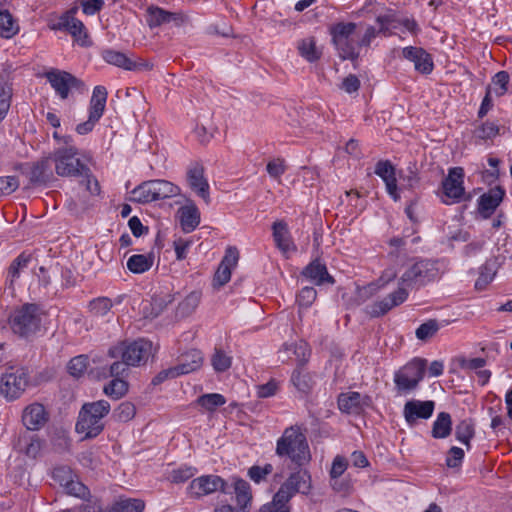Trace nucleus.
<instances>
[{
	"instance_id": "4468645a",
	"label": "nucleus",
	"mask_w": 512,
	"mask_h": 512,
	"mask_svg": "<svg viewBox=\"0 0 512 512\" xmlns=\"http://www.w3.org/2000/svg\"><path fill=\"white\" fill-rule=\"evenodd\" d=\"M46 79L61 99H67L71 89H81L83 82L69 72L52 69L45 74Z\"/></svg>"
},
{
	"instance_id": "3c124183",
	"label": "nucleus",
	"mask_w": 512,
	"mask_h": 512,
	"mask_svg": "<svg viewBox=\"0 0 512 512\" xmlns=\"http://www.w3.org/2000/svg\"><path fill=\"white\" fill-rule=\"evenodd\" d=\"M231 364L232 358L229 355L221 349H215L211 357V365L216 372L222 373L227 371L231 367Z\"/></svg>"
},
{
	"instance_id": "a19ab883",
	"label": "nucleus",
	"mask_w": 512,
	"mask_h": 512,
	"mask_svg": "<svg viewBox=\"0 0 512 512\" xmlns=\"http://www.w3.org/2000/svg\"><path fill=\"white\" fill-rule=\"evenodd\" d=\"M298 50L299 54L309 62H314L321 56V52L316 47V41L312 37L301 40Z\"/></svg>"
},
{
	"instance_id": "ea45409f",
	"label": "nucleus",
	"mask_w": 512,
	"mask_h": 512,
	"mask_svg": "<svg viewBox=\"0 0 512 512\" xmlns=\"http://www.w3.org/2000/svg\"><path fill=\"white\" fill-rule=\"evenodd\" d=\"M145 508V503L140 499H120L115 502L109 512H142Z\"/></svg>"
},
{
	"instance_id": "5701e85b",
	"label": "nucleus",
	"mask_w": 512,
	"mask_h": 512,
	"mask_svg": "<svg viewBox=\"0 0 512 512\" xmlns=\"http://www.w3.org/2000/svg\"><path fill=\"white\" fill-rule=\"evenodd\" d=\"M102 58L108 64L123 68L129 71H138L142 69H150L151 66L144 62H135L128 58L124 53L113 49H105L101 53Z\"/></svg>"
},
{
	"instance_id": "58836bf2",
	"label": "nucleus",
	"mask_w": 512,
	"mask_h": 512,
	"mask_svg": "<svg viewBox=\"0 0 512 512\" xmlns=\"http://www.w3.org/2000/svg\"><path fill=\"white\" fill-rule=\"evenodd\" d=\"M153 264L151 256L143 254L132 255L127 261V268L135 274H141L148 271Z\"/></svg>"
},
{
	"instance_id": "37998d69",
	"label": "nucleus",
	"mask_w": 512,
	"mask_h": 512,
	"mask_svg": "<svg viewBox=\"0 0 512 512\" xmlns=\"http://www.w3.org/2000/svg\"><path fill=\"white\" fill-rule=\"evenodd\" d=\"M18 30L12 15L6 10H0V36L9 39L17 34Z\"/></svg>"
},
{
	"instance_id": "7c9ffc66",
	"label": "nucleus",
	"mask_w": 512,
	"mask_h": 512,
	"mask_svg": "<svg viewBox=\"0 0 512 512\" xmlns=\"http://www.w3.org/2000/svg\"><path fill=\"white\" fill-rule=\"evenodd\" d=\"M181 226L184 232H192L200 223V213L194 203H190L179 209Z\"/></svg>"
},
{
	"instance_id": "864d4df0",
	"label": "nucleus",
	"mask_w": 512,
	"mask_h": 512,
	"mask_svg": "<svg viewBox=\"0 0 512 512\" xmlns=\"http://www.w3.org/2000/svg\"><path fill=\"white\" fill-rule=\"evenodd\" d=\"M509 80L510 76L508 72L499 71L492 78V83L494 87L493 89H491V92L493 91L495 95L498 97L503 96L508 90Z\"/></svg>"
},
{
	"instance_id": "a211bd4d",
	"label": "nucleus",
	"mask_w": 512,
	"mask_h": 512,
	"mask_svg": "<svg viewBox=\"0 0 512 512\" xmlns=\"http://www.w3.org/2000/svg\"><path fill=\"white\" fill-rule=\"evenodd\" d=\"M408 298V291L403 287L390 293L382 300L377 301L368 307V313L372 317H380L390 311L392 308L399 306Z\"/></svg>"
},
{
	"instance_id": "f704fd0d",
	"label": "nucleus",
	"mask_w": 512,
	"mask_h": 512,
	"mask_svg": "<svg viewBox=\"0 0 512 512\" xmlns=\"http://www.w3.org/2000/svg\"><path fill=\"white\" fill-rule=\"evenodd\" d=\"M475 435V425L472 419L467 418L461 420L455 427L456 439L464 444L467 449L471 448V439Z\"/></svg>"
},
{
	"instance_id": "f257e3e1",
	"label": "nucleus",
	"mask_w": 512,
	"mask_h": 512,
	"mask_svg": "<svg viewBox=\"0 0 512 512\" xmlns=\"http://www.w3.org/2000/svg\"><path fill=\"white\" fill-rule=\"evenodd\" d=\"M55 174L59 177L81 179L91 195L100 193V185L87 162L88 155L78 148H55L51 152Z\"/></svg>"
},
{
	"instance_id": "423d86ee",
	"label": "nucleus",
	"mask_w": 512,
	"mask_h": 512,
	"mask_svg": "<svg viewBox=\"0 0 512 512\" xmlns=\"http://www.w3.org/2000/svg\"><path fill=\"white\" fill-rule=\"evenodd\" d=\"M439 274L437 261L420 259L409 264L402 273L399 286L408 289L420 288L434 281Z\"/></svg>"
},
{
	"instance_id": "bf43d9fd",
	"label": "nucleus",
	"mask_w": 512,
	"mask_h": 512,
	"mask_svg": "<svg viewBox=\"0 0 512 512\" xmlns=\"http://www.w3.org/2000/svg\"><path fill=\"white\" fill-rule=\"evenodd\" d=\"M331 486L335 492L342 496L349 495L353 490V483L349 476H341L331 479Z\"/></svg>"
},
{
	"instance_id": "79ce46f5",
	"label": "nucleus",
	"mask_w": 512,
	"mask_h": 512,
	"mask_svg": "<svg viewBox=\"0 0 512 512\" xmlns=\"http://www.w3.org/2000/svg\"><path fill=\"white\" fill-rule=\"evenodd\" d=\"M291 351L298 363L300 365H303L307 362L308 360V357L310 356V350L308 348V344L304 341H299V342H296V343H285L283 345V349L280 351V353H283V352H289Z\"/></svg>"
},
{
	"instance_id": "ddd939ff",
	"label": "nucleus",
	"mask_w": 512,
	"mask_h": 512,
	"mask_svg": "<svg viewBox=\"0 0 512 512\" xmlns=\"http://www.w3.org/2000/svg\"><path fill=\"white\" fill-rule=\"evenodd\" d=\"M77 10V7H72L66 11L62 16H60L58 22L51 26V29L67 31L77 43L86 47L90 45V40L83 22L75 18Z\"/></svg>"
},
{
	"instance_id": "c756f323",
	"label": "nucleus",
	"mask_w": 512,
	"mask_h": 512,
	"mask_svg": "<svg viewBox=\"0 0 512 512\" xmlns=\"http://www.w3.org/2000/svg\"><path fill=\"white\" fill-rule=\"evenodd\" d=\"M180 14L166 11L160 7L150 6L147 8L146 22L150 28L158 27L166 23L178 21Z\"/></svg>"
},
{
	"instance_id": "e2e57ef3",
	"label": "nucleus",
	"mask_w": 512,
	"mask_h": 512,
	"mask_svg": "<svg viewBox=\"0 0 512 512\" xmlns=\"http://www.w3.org/2000/svg\"><path fill=\"white\" fill-rule=\"evenodd\" d=\"M272 472H273V466L270 463H267L264 466L254 465L249 468L248 476L255 483H260Z\"/></svg>"
},
{
	"instance_id": "603ef678",
	"label": "nucleus",
	"mask_w": 512,
	"mask_h": 512,
	"mask_svg": "<svg viewBox=\"0 0 512 512\" xmlns=\"http://www.w3.org/2000/svg\"><path fill=\"white\" fill-rule=\"evenodd\" d=\"M30 261V257L28 255H25L24 253H21L19 256H17L8 269V279L10 283L12 284L16 279L20 276V270L27 267L28 263Z\"/></svg>"
},
{
	"instance_id": "5fc2aeb1",
	"label": "nucleus",
	"mask_w": 512,
	"mask_h": 512,
	"mask_svg": "<svg viewBox=\"0 0 512 512\" xmlns=\"http://www.w3.org/2000/svg\"><path fill=\"white\" fill-rule=\"evenodd\" d=\"M12 87L8 83H0V121H2L11 104Z\"/></svg>"
},
{
	"instance_id": "49530a36",
	"label": "nucleus",
	"mask_w": 512,
	"mask_h": 512,
	"mask_svg": "<svg viewBox=\"0 0 512 512\" xmlns=\"http://www.w3.org/2000/svg\"><path fill=\"white\" fill-rule=\"evenodd\" d=\"M66 494L79 498L84 501H88L90 498V490L84 485L81 481H79L78 477L75 476L67 486L64 488Z\"/></svg>"
},
{
	"instance_id": "c9c22d12",
	"label": "nucleus",
	"mask_w": 512,
	"mask_h": 512,
	"mask_svg": "<svg viewBox=\"0 0 512 512\" xmlns=\"http://www.w3.org/2000/svg\"><path fill=\"white\" fill-rule=\"evenodd\" d=\"M497 269V259L491 258L486 260V262L480 268V275L476 280L475 287L480 289L490 283L495 277Z\"/></svg>"
},
{
	"instance_id": "39448f33",
	"label": "nucleus",
	"mask_w": 512,
	"mask_h": 512,
	"mask_svg": "<svg viewBox=\"0 0 512 512\" xmlns=\"http://www.w3.org/2000/svg\"><path fill=\"white\" fill-rule=\"evenodd\" d=\"M180 192V188L168 180H147L131 191V200L140 204H147L178 196Z\"/></svg>"
},
{
	"instance_id": "20e7f679",
	"label": "nucleus",
	"mask_w": 512,
	"mask_h": 512,
	"mask_svg": "<svg viewBox=\"0 0 512 512\" xmlns=\"http://www.w3.org/2000/svg\"><path fill=\"white\" fill-rule=\"evenodd\" d=\"M110 404L106 400L85 403L78 415L76 431L84 434V438H94L104 429L103 418L110 412Z\"/></svg>"
},
{
	"instance_id": "412c9836",
	"label": "nucleus",
	"mask_w": 512,
	"mask_h": 512,
	"mask_svg": "<svg viewBox=\"0 0 512 512\" xmlns=\"http://www.w3.org/2000/svg\"><path fill=\"white\" fill-rule=\"evenodd\" d=\"M435 403L431 400H410L404 405L403 414L408 424L412 425L417 419H428L432 416Z\"/></svg>"
},
{
	"instance_id": "f03ea898",
	"label": "nucleus",
	"mask_w": 512,
	"mask_h": 512,
	"mask_svg": "<svg viewBox=\"0 0 512 512\" xmlns=\"http://www.w3.org/2000/svg\"><path fill=\"white\" fill-rule=\"evenodd\" d=\"M275 454L299 467L307 464L311 454L304 430L299 425L287 427L276 441Z\"/></svg>"
},
{
	"instance_id": "4be33fe9",
	"label": "nucleus",
	"mask_w": 512,
	"mask_h": 512,
	"mask_svg": "<svg viewBox=\"0 0 512 512\" xmlns=\"http://www.w3.org/2000/svg\"><path fill=\"white\" fill-rule=\"evenodd\" d=\"M505 195V190L496 186L491 188L478 198V212L484 218H489L500 205Z\"/></svg>"
},
{
	"instance_id": "473e14b6",
	"label": "nucleus",
	"mask_w": 512,
	"mask_h": 512,
	"mask_svg": "<svg viewBox=\"0 0 512 512\" xmlns=\"http://www.w3.org/2000/svg\"><path fill=\"white\" fill-rule=\"evenodd\" d=\"M452 431L451 416L447 412H440L432 425V437L435 439L447 438Z\"/></svg>"
},
{
	"instance_id": "8fccbe9b",
	"label": "nucleus",
	"mask_w": 512,
	"mask_h": 512,
	"mask_svg": "<svg viewBox=\"0 0 512 512\" xmlns=\"http://www.w3.org/2000/svg\"><path fill=\"white\" fill-rule=\"evenodd\" d=\"M440 329V324L436 319H429L422 323L415 331L417 339L427 341L432 338Z\"/></svg>"
},
{
	"instance_id": "9b49d317",
	"label": "nucleus",
	"mask_w": 512,
	"mask_h": 512,
	"mask_svg": "<svg viewBox=\"0 0 512 512\" xmlns=\"http://www.w3.org/2000/svg\"><path fill=\"white\" fill-rule=\"evenodd\" d=\"M464 176V169L462 167H452L448 170V175L442 181V203L451 205L466 199Z\"/></svg>"
},
{
	"instance_id": "680f3d73",
	"label": "nucleus",
	"mask_w": 512,
	"mask_h": 512,
	"mask_svg": "<svg viewBox=\"0 0 512 512\" xmlns=\"http://www.w3.org/2000/svg\"><path fill=\"white\" fill-rule=\"evenodd\" d=\"M317 297V291L313 287H303L297 295V303L300 308H309Z\"/></svg>"
},
{
	"instance_id": "6ab92c4d",
	"label": "nucleus",
	"mask_w": 512,
	"mask_h": 512,
	"mask_svg": "<svg viewBox=\"0 0 512 512\" xmlns=\"http://www.w3.org/2000/svg\"><path fill=\"white\" fill-rule=\"evenodd\" d=\"M52 163L51 153L33 163L29 172L30 182L33 185H49L55 181V169H52Z\"/></svg>"
},
{
	"instance_id": "72a5a7b5",
	"label": "nucleus",
	"mask_w": 512,
	"mask_h": 512,
	"mask_svg": "<svg viewBox=\"0 0 512 512\" xmlns=\"http://www.w3.org/2000/svg\"><path fill=\"white\" fill-rule=\"evenodd\" d=\"M107 96L108 92L104 86H95L90 99L89 113L101 118L105 110Z\"/></svg>"
},
{
	"instance_id": "338daca9",
	"label": "nucleus",
	"mask_w": 512,
	"mask_h": 512,
	"mask_svg": "<svg viewBox=\"0 0 512 512\" xmlns=\"http://www.w3.org/2000/svg\"><path fill=\"white\" fill-rule=\"evenodd\" d=\"M464 455V450L462 448L457 446L451 447L446 457V465L449 468H459L462 465Z\"/></svg>"
},
{
	"instance_id": "9d476101",
	"label": "nucleus",
	"mask_w": 512,
	"mask_h": 512,
	"mask_svg": "<svg viewBox=\"0 0 512 512\" xmlns=\"http://www.w3.org/2000/svg\"><path fill=\"white\" fill-rule=\"evenodd\" d=\"M427 360L415 357L394 374V383L399 394L415 390L425 376Z\"/></svg>"
},
{
	"instance_id": "774afa93",
	"label": "nucleus",
	"mask_w": 512,
	"mask_h": 512,
	"mask_svg": "<svg viewBox=\"0 0 512 512\" xmlns=\"http://www.w3.org/2000/svg\"><path fill=\"white\" fill-rule=\"evenodd\" d=\"M476 136L480 139H492L499 133V126L494 122H485L476 130Z\"/></svg>"
},
{
	"instance_id": "c85d7f7f",
	"label": "nucleus",
	"mask_w": 512,
	"mask_h": 512,
	"mask_svg": "<svg viewBox=\"0 0 512 512\" xmlns=\"http://www.w3.org/2000/svg\"><path fill=\"white\" fill-rule=\"evenodd\" d=\"M229 486L231 493L236 495L237 505L247 510L252 500L250 484L242 478L232 477Z\"/></svg>"
},
{
	"instance_id": "69168bd1",
	"label": "nucleus",
	"mask_w": 512,
	"mask_h": 512,
	"mask_svg": "<svg viewBox=\"0 0 512 512\" xmlns=\"http://www.w3.org/2000/svg\"><path fill=\"white\" fill-rule=\"evenodd\" d=\"M53 479L60 484L63 488L72 480L75 475L72 470L67 466L57 467L52 472Z\"/></svg>"
},
{
	"instance_id": "e433bc0d",
	"label": "nucleus",
	"mask_w": 512,
	"mask_h": 512,
	"mask_svg": "<svg viewBox=\"0 0 512 512\" xmlns=\"http://www.w3.org/2000/svg\"><path fill=\"white\" fill-rule=\"evenodd\" d=\"M196 403L207 412H214L226 403V398L220 393H207L199 396Z\"/></svg>"
},
{
	"instance_id": "a18cd8bd",
	"label": "nucleus",
	"mask_w": 512,
	"mask_h": 512,
	"mask_svg": "<svg viewBox=\"0 0 512 512\" xmlns=\"http://www.w3.org/2000/svg\"><path fill=\"white\" fill-rule=\"evenodd\" d=\"M112 306V301L108 297H98L89 302L88 308L92 316L104 317L110 312Z\"/></svg>"
},
{
	"instance_id": "0e129e2a",
	"label": "nucleus",
	"mask_w": 512,
	"mask_h": 512,
	"mask_svg": "<svg viewBox=\"0 0 512 512\" xmlns=\"http://www.w3.org/2000/svg\"><path fill=\"white\" fill-rule=\"evenodd\" d=\"M295 494L296 493L294 490L285 481L274 495L272 502L283 506H288V502Z\"/></svg>"
},
{
	"instance_id": "13d9d810",
	"label": "nucleus",
	"mask_w": 512,
	"mask_h": 512,
	"mask_svg": "<svg viewBox=\"0 0 512 512\" xmlns=\"http://www.w3.org/2000/svg\"><path fill=\"white\" fill-rule=\"evenodd\" d=\"M291 381L300 392L307 393L311 389V377L300 370L293 372Z\"/></svg>"
},
{
	"instance_id": "2eb2a0df",
	"label": "nucleus",
	"mask_w": 512,
	"mask_h": 512,
	"mask_svg": "<svg viewBox=\"0 0 512 512\" xmlns=\"http://www.w3.org/2000/svg\"><path fill=\"white\" fill-rule=\"evenodd\" d=\"M402 56L414 64V69L418 73L429 75L434 69V62L431 54L422 47H404L402 49Z\"/></svg>"
},
{
	"instance_id": "6e6d98bb",
	"label": "nucleus",
	"mask_w": 512,
	"mask_h": 512,
	"mask_svg": "<svg viewBox=\"0 0 512 512\" xmlns=\"http://www.w3.org/2000/svg\"><path fill=\"white\" fill-rule=\"evenodd\" d=\"M88 367V357L86 355H78L72 358L68 363V372L74 377H80L84 374Z\"/></svg>"
},
{
	"instance_id": "bb28decb",
	"label": "nucleus",
	"mask_w": 512,
	"mask_h": 512,
	"mask_svg": "<svg viewBox=\"0 0 512 512\" xmlns=\"http://www.w3.org/2000/svg\"><path fill=\"white\" fill-rule=\"evenodd\" d=\"M302 275L313 282L315 285L334 283V279L328 273L326 265L321 263L318 259L307 265L304 268Z\"/></svg>"
},
{
	"instance_id": "0eeeda50",
	"label": "nucleus",
	"mask_w": 512,
	"mask_h": 512,
	"mask_svg": "<svg viewBox=\"0 0 512 512\" xmlns=\"http://www.w3.org/2000/svg\"><path fill=\"white\" fill-rule=\"evenodd\" d=\"M154 353L153 343L143 338L132 342H122L108 350V355L111 358L124 359L133 367L145 364Z\"/></svg>"
},
{
	"instance_id": "4d7b16f0",
	"label": "nucleus",
	"mask_w": 512,
	"mask_h": 512,
	"mask_svg": "<svg viewBox=\"0 0 512 512\" xmlns=\"http://www.w3.org/2000/svg\"><path fill=\"white\" fill-rule=\"evenodd\" d=\"M136 413V409L134 404L131 402L125 401L119 404V406L114 410V417L116 420L120 422H127L131 420Z\"/></svg>"
},
{
	"instance_id": "dca6fc26",
	"label": "nucleus",
	"mask_w": 512,
	"mask_h": 512,
	"mask_svg": "<svg viewBox=\"0 0 512 512\" xmlns=\"http://www.w3.org/2000/svg\"><path fill=\"white\" fill-rule=\"evenodd\" d=\"M337 403L341 412L359 414L364 408L371 406L372 399L368 395H362L359 392L352 391L339 394Z\"/></svg>"
},
{
	"instance_id": "09e8293b",
	"label": "nucleus",
	"mask_w": 512,
	"mask_h": 512,
	"mask_svg": "<svg viewBox=\"0 0 512 512\" xmlns=\"http://www.w3.org/2000/svg\"><path fill=\"white\" fill-rule=\"evenodd\" d=\"M201 300V293L198 291H192L185 299L179 303L178 312L182 316H188L198 307Z\"/></svg>"
},
{
	"instance_id": "2f4dec72",
	"label": "nucleus",
	"mask_w": 512,
	"mask_h": 512,
	"mask_svg": "<svg viewBox=\"0 0 512 512\" xmlns=\"http://www.w3.org/2000/svg\"><path fill=\"white\" fill-rule=\"evenodd\" d=\"M286 482L296 494H308L310 492L311 476L306 470H298L291 473L286 479Z\"/></svg>"
},
{
	"instance_id": "f3484780",
	"label": "nucleus",
	"mask_w": 512,
	"mask_h": 512,
	"mask_svg": "<svg viewBox=\"0 0 512 512\" xmlns=\"http://www.w3.org/2000/svg\"><path fill=\"white\" fill-rule=\"evenodd\" d=\"M187 181L191 190H193L206 203L210 201L209 183L204 176V167L198 163H192L187 170Z\"/></svg>"
},
{
	"instance_id": "6e6552de",
	"label": "nucleus",
	"mask_w": 512,
	"mask_h": 512,
	"mask_svg": "<svg viewBox=\"0 0 512 512\" xmlns=\"http://www.w3.org/2000/svg\"><path fill=\"white\" fill-rule=\"evenodd\" d=\"M356 28L357 24L353 22H339L330 27L332 42L344 60L355 61L360 55L357 40L354 39Z\"/></svg>"
},
{
	"instance_id": "cd10ccee",
	"label": "nucleus",
	"mask_w": 512,
	"mask_h": 512,
	"mask_svg": "<svg viewBox=\"0 0 512 512\" xmlns=\"http://www.w3.org/2000/svg\"><path fill=\"white\" fill-rule=\"evenodd\" d=\"M202 364L203 355L201 351L192 349L179 357V363L175 366V368L181 376L198 370Z\"/></svg>"
},
{
	"instance_id": "c03bdc74",
	"label": "nucleus",
	"mask_w": 512,
	"mask_h": 512,
	"mask_svg": "<svg viewBox=\"0 0 512 512\" xmlns=\"http://www.w3.org/2000/svg\"><path fill=\"white\" fill-rule=\"evenodd\" d=\"M104 393L113 398L120 399L128 391V383L125 379L116 378L112 379L107 385L104 386Z\"/></svg>"
},
{
	"instance_id": "1a4fd4ad",
	"label": "nucleus",
	"mask_w": 512,
	"mask_h": 512,
	"mask_svg": "<svg viewBox=\"0 0 512 512\" xmlns=\"http://www.w3.org/2000/svg\"><path fill=\"white\" fill-rule=\"evenodd\" d=\"M217 492L231 494L229 481L217 474H203L195 477L186 487L187 497L197 501Z\"/></svg>"
},
{
	"instance_id": "4c0bfd02",
	"label": "nucleus",
	"mask_w": 512,
	"mask_h": 512,
	"mask_svg": "<svg viewBox=\"0 0 512 512\" xmlns=\"http://www.w3.org/2000/svg\"><path fill=\"white\" fill-rule=\"evenodd\" d=\"M197 473L198 470L196 467L183 464L169 472L168 480L171 483L180 484L188 481L189 479H193Z\"/></svg>"
},
{
	"instance_id": "a878e982",
	"label": "nucleus",
	"mask_w": 512,
	"mask_h": 512,
	"mask_svg": "<svg viewBox=\"0 0 512 512\" xmlns=\"http://www.w3.org/2000/svg\"><path fill=\"white\" fill-rule=\"evenodd\" d=\"M272 235L276 247L283 253L296 251V246L291 238L288 225L283 220L275 221L272 225Z\"/></svg>"
},
{
	"instance_id": "052dcab7",
	"label": "nucleus",
	"mask_w": 512,
	"mask_h": 512,
	"mask_svg": "<svg viewBox=\"0 0 512 512\" xmlns=\"http://www.w3.org/2000/svg\"><path fill=\"white\" fill-rule=\"evenodd\" d=\"M130 366L132 365L128 364L127 361H125L124 359L115 360L109 367V376L112 377L113 379H125L129 375Z\"/></svg>"
},
{
	"instance_id": "de8ad7c7",
	"label": "nucleus",
	"mask_w": 512,
	"mask_h": 512,
	"mask_svg": "<svg viewBox=\"0 0 512 512\" xmlns=\"http://www.w3.org/2000/svg\"><path fill=\"white\" fill-rule=\"evenodd\" d=\"M398 21L399 18H397L396 14L392 11L378 15L376 17V22L380 25L379 33L384 36L391 35L390 29L398 28Z\"/></svg>"
},
{
	"instance_id": "7ed1b4c3",
	"label": "nucleus",
	"mask_w": 512,
	"mask_h": 512,
	"mask_svg": "<svg viewBox=\"0 0 512 512\" xmlns=\"http://www.w3.org/2000/svg\"><path fill=\"white\" fill-rule=\"evenodd\" d=\"M45 315L41 305L25 303L13 310L9 316V325L14 334L28 339L40 332Z\"/></svg>"
},
{
	"instance_id": "aec40b11",
	"label": "nucleus",
	"mask_w": 512,
	"mask_h": 512,
	"mask_svg": "<svg viewBox=\"0 0 512 512\" xmlns=\"http://www.w3.org/2000/svg\"><path fill=\"white\" fill-rule=\"evenodd\" d=\"M49 420V414L41 403H32L25 407L22 413L23 425L30 431H38Z\"/></svg>"
},
{
	"instance_id": "b1692460",
	"label": "nucleus",
	"mask_w": 512,
	"mask_h": 512,
	"mask_svg": "<svg viewBox=\"0 0 512 512\" xmlns=\"http://www.w3.org/2000/svg\"><path fill=\"white\" fill-rule=\"evenodd\" d=\"M239 259V253L236 248L229 247L225 256L220 262L218 269L214 275L213 285L221 287L229 282L231 278V268L235 266Z\"/></svg>"
},
{
	"instance_id": "393cba45",
	"label": "nucleus",
	"mask_w": 512,
	"mask_h": 512,
	"mask_svg": "<svg viewBox=\"0 0 512 512\" xmlns=\"http://www.w3.org/2000/svg\"><path fill=\"white\" fill-rule=\"evenodd\" d=\"M374 172L385 182L387 193L391 198L398 201L400 195L397 192L395 168L392 163L389 160H380L376 163Z\"/></svg>"
},
{
	"instance_id": "f8f14e48",
	"label": "nucleus",
	"mask_w": 512,
	"mask_h": 512,
	"mask_svg": "<svg viewBox=\"0 0 512 512\" xmlns=\"http://www.w3.org/2000/svg\"><path fill=\"white\" fill-rule=\"evenodd\" d=\"M28 382L29 374L26 368L11 369L1 377L0 394L9 401L15 400L25 391Z\"/></svg>"
}]
</instances>
